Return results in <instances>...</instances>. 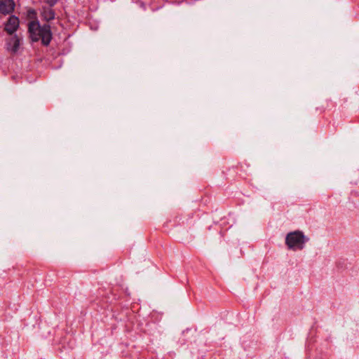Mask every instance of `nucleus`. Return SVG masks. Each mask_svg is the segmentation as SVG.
I'll return each instance as SVG.
<instances>
[{
    "instance_id": "39448f33",
    "label": "nucleus",
    "mask_w": 359,
    "mask_h": 359,
    "mask_svg": "<svg viewBox=\"0 0 359 359\" xmlns=\"http://www.w3.org/2000/svg\"><path fill=\"white\" fill-rule=\"evenodd\" d=\"M20 43V39L17 35H14L12 38L10 39L7 43L8 49L13 53H15L19 49Z\"/></svg>"
},
{
    "instance_id": "423d86ee",
    "label": "nucleus",
    "mask_w": 359,
    "mask_h": 359,
    "mask_svg": "<svg viewBox=\"0 0 359 359\" xmlns=\"http://www.w3.org/2000/svg\"><path fill=\"white\" fill-rule=\"evenodd\" d=\"M41 17L44 20L49 22L55 19V13L54 10L52 8V7L43 6L41 11Z\"/></svg>"
},
{
    "instance_id": "f03ea898",
    "label": "nucleus",
    "mask_w": 359,
    "mask_h": 359,
    "mask_svg": "<svg viewBox=\"0 0 359 359\" xmlns=\"http://www.w3.org/2000/svg\"><path fill=\"white\" fill-rule=\"evenodd\" d=\"M308 241L302 232L296 231L289 233L285 238V244L287 248L292 250H300L304 247L305 243Z\"/></svg>"
},
{
    "instance_id": "7ed1b4c3",
    "label": "nucleus",
    "mask_w": 359,
    "mask_h": 359,
    "mask_svg": "<svg viewBox=\"0 0 359 359\" xmlns=\"http://www.w3.org/2000/svg\"><path fill=\"white\" fill-rule=\"evenodd\" d=\"M20 20L15 15H11L5 24L4 29L8 34H13L19 27Z\"/></svg>"
},
{
    "instance_id": "20e7f679",
    "label": "nucleus",
    "mask_w": 359,
    "mask_h": 359,
    "mask_svg": "<svg viewBox=\"0 0 359 359\" xmlns=\"http://www.w3.org/2000/svg\"><path fill=\"white\" fill-rule=\"evenodd\" d=\"M15 6L13 0H0V12L4 15L9 14L14 11Z\"/></svg>"
},
{
    "instance_id": "f257e3e1",
    "label": "nucleus",
    "mask_w": 359,
    "mask_h": 359,
    "mask_svg": "<svg viewBox=\"0 0 359 359\" xmlns=\"http://www.w3.org/2000/svg\"><path fill=\"white\" fill-rule=\"evenodd\" d=\"M29 37L32 41L41 40L44 46L49 45L52 39V34L49 25L41 26L37 20L31 21L28 25Z\"/></svg>"
},
{
    "instance_id": "6e6552de",
    "label": "nucleus",
    "mask_w": 359,
    "mask_h": 359,
    "mask_svg": "<svg viewBox=\"0 0 359 359\" xmlns=\"http://www.w3.org/2000/svg\"><path fill=\"white\" fill-rule=\"evenodd\" d=\"M29 13L36 14V12L34 10L32 9L29 11Z\"/></svg>"
},
{
    "instance_id": "0eeeda50",
    "label": "nucleus",
    "mask_w": 359,
    "mask_h": 359,
    "mask_svg": "<svg viewBox=\"0 0 359 359\" xmlns=\"http://www.w3.org/2000/svg\"><path fill=\"white\" fill-rule=\"evenodd\" d=\"M46 4H47L50 7L54 6L59 0H43Z\"/></svg>"
}]
</instances>
